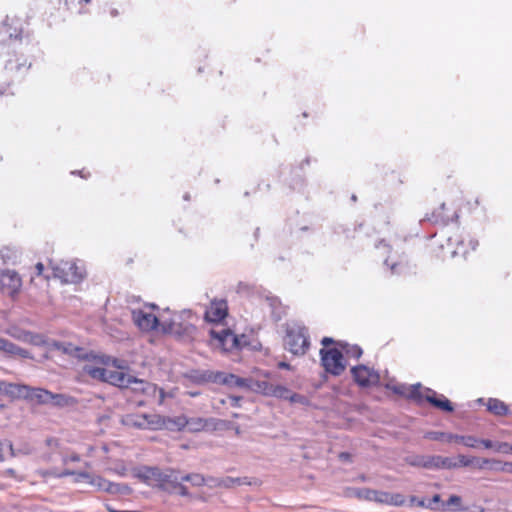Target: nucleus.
I'll return each mask as SVG.
<instances>
[{
  "label": "nucleus",
  "instance_id": "nucleus-50",
  "mask_svg": "<svg viewBox=\"0 0 512 512\" xmlns=\"http://www.w3.org/2000/svg\"><path fill=\"white\" fill-rule=\"evenodd\" d=\"M76 471L65 469L54 473V478H63L66 476H75Z\"/></svg>",
  "mask_w": 512,
  "mask_h": 512
},
{
  "label": "nucleus",
  "instance_id": "nucleus-26",
  "mask_svg": "<svg viewBox=\"0 0 512 512\" xmlns=\"http://www.w3.org/2000/svg\"><path fill=\"white\" fill-rule=\"evenodd\" d=\"M379 490L369 489V488H362V489H354L352 491V494L358 497L359 499L367 500V501H374L378 503L379 498Z\"/></svg>",
  "mask_w": 512,
  "mask_h": 512
},
{
  "label": "nucleus",
  "instance_id": "nucleus-25",
  "mask_svg": "<svg viewBox=\"0 0 512 512\" xmlns=\"http://www.w3.org/2000/svg\"><path fill=\"white\" fill-rule=\"evenodd\" d=\"M441 510H450L453 512L464 511L462 506V499L458 495H451L447 502L441 503Z\"/></svg>",
  "mask_w": 512,
  "mask_h": 512
},
{
  "label": "nucleus",
  "instance_id": "nucleus-17",
  "mask_svg": "<svg viewBox=\"0 0 512 512\" xmlns=\"http://www.w3.org/2000/svg\"><path fill=\"white\" fill-rule=\"evenodd\" d=\"M269 396L277 397L280 399L289 400L290 402H299L302 399V396L293 393L291 390L282 385H271Z\"/></svg>",
  "mask_w": 512,
  "mask_h": 512
},
{
  "label": "nucleus",
  "instance_id": "nucleus-51",
  "mask_svg": "<svg viewBox=\"0 0 512 512\" xmlns=\"http://www.w3.org/2000/svg\"><path fill=\"white\" fill-rule=\"evenodd\" d=\"M175 487L177 488L178 493L181 496H188L189 495V491H188L187 487L182 485L181 483H177V485Z\"/></svg>",
  "mask_w": 512,
  "mask_h": 512
},
{
  "label": "nucleus",
  "instance_id": "nucleus-31",
  "mask_svg": "<svg viewBox=\"0 0 512 512\" xmlns=\"http://www.w3.org/2000/svg\"><path fill=\"white\" fill-rule=\"evenodd\" d=\"M481 463V460H478L475 457H467L465 455H458L457 458H454V464L456 465V469L459 467H468L476 464L477 466Z\"/></svg>",
  "mask_w": 512,
  "mask_h": 512
},
{
  "label": "nucleus",
  "instance_id": "nucleus-38",
  "mask_svg": "<svg viewBox=\"0 0 512 512\" xmlns=\"http://www.w3.org/2000/svg\"><path fill=\"white\" fill-rule=\"evenodd\" d=\"M6 333L19 341L25 342L28 331L21 330L17 327H11L6 330Z\"/></svg>",
  "mask_w": 512,
  "mask_h": 512
},
{
  "label": "nucleus",
  "instance_id": "nucleus-8",
  "mask_svg": "<svg viewBox=\"0 0 512 512\" xmlns=\"http://www.w3.org/2000/svg\"><path fill=\"white\" fill-rule=\"evenodd\" d=\"M22 286V281L18 273L12 270H5L0 273V289L13 296L19 292Z\"/></svg>",
  "mask_w": 512,
  "mask_h": 512
},
{
  "label": "nucleus",
  "instance_id": "nucleus-6",
  "mask_svg": "<svg viewBox=\"0 0 512 512\" xmlns=\"http://www.w3.org/2000/svg\"><path fill=\"white\" fill-rule=\"evenodd\" d=\"M89 484L94 486L98 491H103L114 495H128L131 492V489L127 484L114 483L97 475H93Z\"/></svg>",
  "mask_w": 512,
  "mask_h": 512
},
{
  "label": "nucleus",
  "instance_id": "nucleus-4",
  "mask_svg": "<svg viewBox=\"0 0 512 512\" xmlns=\"http://www.w3.org/2000/svg\"><path fill=\"white\" fill-rule=\"evenodd\" d=\"M284 343L285 347L294 355L304 354L309 345L306 328L299 325L289 326Z\"/></svg>",
  "mask_w": 512,
  "mask_h": 512
},
{
  "label": "nucleus",
  "instance_id": "nucleus-40",
  "mask_svg": "<svg viewBox=\"0 0 512 512\" xmlns=\"http://www.w3.org/2000/svg\"><path fill=\"white\" fill-rule=\"evenodd\" d=\"M458 442L462 443L466 447L476 448L478 446V444L480 443V439H478V438H476L474 436H462V435H459Z\"/></svg>",
  "mask_w": 512,
  "mask_h": 512
},
{
  "label": "nucleus",
  "instance_id": "nucleus-43",
  "mask_svg": "<svg viewBox=\"0 0 512 512\" xmlns=\"http://www.w3.org/2000/svg\"><path fill=\"white\" fill-rule=\"evenodd\" d=\"M495 451L499 452V453L510 454L511 444H509L507 442L495 443Z\"/></svg>",
  "mask_w": 512,
  "mask_h": 512
},
{
  "label": "nucleus",
  "instance_id": "nucleus-59",
  "mask_svg": "<svg viewBox=\"0 0 512 512\" xmlns=\"http://www.w3.org/2000/svg\"><path fill=\"white\" fill-rule=\"evenodd\" d=\"M35 269L37 271V275H41L43 273L44 266L42 263L39 262L36 264Z\"/></svg>",
  "mask_w": 512,
  "mask_h": 512
},
{
  "label": "nucleus",
  "instance_id": "nucleus-58",
  "mask_svg": "<svg viewBox=\"0 0 512 512\" xmlns=\"http://www.w3.org/2000/svg\"><path fill=\"white\" fill-rule=\"evenodd\" d=\"M322 345L323 346H328L332 343H334V340L332 338H329V337H324L321 341Z\"/></svg>",
  "mask_w": 512,
  "mask_h": 512
},
{
  "label": "nucleus",
  "instance_id": "nucleus-49",
  "mask_svg": "<svg viewBox=\"0 0 512 512\" xmlns=\"http://www.w3.org/2000/svg\"><path fill=\"white\" fill-rule=\"evenodd\" d=\"M80 456L78 454L65 455L62 458V462L64 465L69 464L70 462H79Z\"/></svg>",
  "mask_w": 512,
  "mask_h": 512
},
{
  "label": "nucleus",
  "instance_id": "nucleus-12",
  "mask_svg": "<svg viewBox=\"0 0 512 512\" xmlns=\"http://www.w3.org/2000/svg\"><path fill=\"white\" fill-rule=\"evenodd\" d=\"M387 388L392 390L394 393L407 397L409 399H413L416 401H420L423 398L421 389L422 386L420 383L407 385V384H389Z\"/></svg>",
  "mask_w": 512,
  "mask_h": 512
},
{
  "label": "nucleus",
  "instance_id": "nucleus-7",
  "mask_svg": "<svg viewBox=\"0 0 512 512\" xmlns=\"http://www.w3.org/2000/svg\"><path fill=\"white\" fill-rule=\"evenodd\" d=\"M183 316L179 313H172L169 317L161 315V329L165 333L181 335L188 330V324L182 321Z\"/></svg>",
  "mask_w": 512,
  "mask_h": 512
},
{
  "label": "nucleus",
  "instance_id": "nucleus-33",
  "mask_svg": "<svg viewBox=\"0 0 512 512\" xmlns=\"http://www.w3.org/2000/svg\"><path fill=\"white\" fill-rule=\"evenodd\" d=\"M338 344L344 350L345 354L349 357L358 359L362 355V349L359 346H356V345L350 346L348 344L343 345L341 343H338Z\"/></svg>",
  "mask_w": 512,
  "mask_h": 512
},
{
  "label": "nucleus",
  "instance_id": "nucleus-16",
  "mask_svg": "<svg viewBox=\"0 0 512 512\" xmlns=\"http://www.w3.org/2000/svg\"><path fill=\"white\" fill-rule=\"evenodd\" d=\"M0 391L14 398L26 399L28 386L0 381Z\"/></svg>",
  "mask_w": 512,
  "mask_h": 512
},
{
  "label": "nucleus",
  "instance_id": "nucleus-34",
  "mask_svg": "<svg viewBox=\"0 0 512 512\" xmlns=\"http://www.w3.org/2000/svg\"><path fill=\"white\" fill-rule=\"evenodd\" d=\"M247 378H240L233 374H228L225 385L229 387L245 388Z\"/></svg>",
  "mask_w": 512,
  "mask_h": 512
},
{
  "label": "nucleus",
  "instance_id": "nucleus-32",
  "mask_svg": "<svg viewBox=\"0 0 512 512\" xmlns=\"http://www.w3.org/2000/svg\"><path fill=\"white\" fill-rule=\"evenodd\" d=\"M73 402V399L64 394H53L51 392V402L55 406L64 407L68 406Z\"/></svg>",
  "mask_w": 512,
  "mask_h": 512
},
{
  "label": "nucleus",
  "instance_id": "nucleus-39",
  "mask_svg": "<svg viewBox=\"0 0 512 512\" xmlns=\"http://www.w3.org/2000/svg\"><path fill=\"white\" fill-rule=\"evenodd\" d=\"M244 482L240 478H232V477H226L222 478L220 481H217L214 485H219V487H225V488H231L234 485H240Z\"/></svg>",
  "mask_w": 512,
  "mask_h": 512
},
{
  "label": "nucleus",
  "instance_id": "nucleus-44",
  "mask_svg": "<svg viewBox=\"0 0 512 512\" xmlns=\"http://www.w3.org/2000/svg\"><path fill=\"white\" fill-rule=\"evenodd\" d=\"M227 376H228V374H226V373L216 372L211 375L210 379L215 383H220V384L225 385Z\"/></svg>",
  "mask_w": 512,
  "mask_h": 512
},
{
  "label": "nucleus",
  "instance_id": "nucleus-54",
  "mask_svg": "<svg viewBox=\"0 0 512 512\" xmlns=\"http://www.w3.org/2000/svg\"><path fill=\"white\" fill-rule=\"evenodd\" d=\"M463 244H464V242H463V241H460V242H459L457 249H456L455 251H453V256H456V255H459V254H461V255H463V256H465V255H466V250H462V249L460 248V246H463Z\"/></svg>",
  "mask_w": 512,
  "mask_h": 512
},
{
  "label": "nucleus",
  "instance_id": "nucleus-9",
  "mask_svg": "<svg viewBox=\"0 0 512 512\" xmlns=\"http://www.w3.org/2000/svg\"><path fill=\"white\" fill-rule=\"evenodd\" d=\"M351 372L356 383L362 387L376 385L379 382V374L367 366L353 367Z\"/></svg>",
  "mask_w": 512,
  "mask_h": 512
},
{
  "label": "nucleus",
  "instance_id": "nucleus-35",
  "mask_svg": "<svg viewBox=\"0 0 512 512\" xmlns=\"http://www.w3.org/2000/svg\"><path fill=\"white\" fill-rule=\"evenodd\" d=\"M407 463L414 467H422L427 469L428 456H412L406 459Z\"/></svg>",
  "mask_w": 512,
  "mask_h": 512
},
{
  "label": "nucleus",
  "instance_id": "nucleus-23",
  "mask_svg": "<svg viewBox=\"0 0 512 512\" xmlns=\"http://www.w3.org/2000/svg\"><path fill=\"white\" fill-rule=\"evenodd\" d=\"M271 385H272V383H269L265 380H255L252 378H247L245 388H247L253 392H257V393H261L265 396H269Z\"/></svg>",
  "mask_w": 512,
  "mask_h": 512
},
{
  "label": "nucleus",
  "instance_id": "nucleus-5",
  "mask_svg": "<svg viewBox=\"0 0 512 512\" xmlns=\"http://www.w3.org/2000/svg\"><path fill=\"white\" fill-rule=\"evenodd\" d=\"M320 355L322 365L328 373L338 376L345 370L343 353L338 348H323Z\"/></svg>",
  "mask_w": 512,
  "mask_h": 512
},
{
  "label": "nucleus",
  "instance_id": "nucleus-27",
  "mask_svg": "<svg viewBox=\"0 0 512 512\" xmlns=\"http://www.w3.org/2000/svg\"><path fill=\"white\" fill-rule=\"evenodd\" d=\"M205 431L224 430L231 427V423L217 418H205Z\"/></svg>",
  "mask_w": 512,
  "mask_h": 512
},
{
  "label": "nucleus",
  "instance_id": "nucleus-19",
  "mask_svg": "<svg viewBox=\"0 0 512 512\" xmlns=\"http://www.w3.org/2000/svg\"><path fill=\"white\" fill-rule=\"evenodd\" d=\"M134 392H141L143 394H155L157 392V387L154 384H151L143 379L136 378L134 376L131 377V381L129 387Z\"/></svg>",
  "mask_w": 512,
  "mask_h": 512
},
{
  "label": "nucleus",
  "instance_id": "nucleus-42",
  "mask_svg": "<svg viewBox=\"0 0 512 512\" xmlns=\"http://www.w3.org/2000/svg\"><path fill=\"white\" fill-rule=\"evenodd\" d=\"M416 504L419 507L427 508L431 510H436L435 506H432V503H426L424 499H417L415 496L410 497V505Z\"/></svg>",
  "mask_w": 512,
  "mask_h": 512
},
{
  "label": "nucleus",
  "instance_id": "nucleus-30",
  "mask_svg": "<svg viewBox=\"0 0 512 512\" xmlns=\"http://www.w3.org/2000/svg\"><path fill=\"white\" fill-rule=\"evenodd\" d=\"M205 418L193 417L188 418L187 430L190 432L205 431Z\"/></svg>",
  "mask_w": 512,
  "mask_h": 512
},
{
  "label": "nucleus",
  "instance_id": "nucleus-56",
  "mask_svg": "<svg viewBox=\"0 0 512 512\" xmlns=\"http://www.w3.org/2000/svg\"><path fill=\"white\" fill-rule=\"evenodd\" d=\"M427 503H432V506H434V504H440L441 503V497L439 494H436L432 497L431 500H429Z\"/></svg>",
  "mask_w": 512,
  "mask_h": 512
},
{
  "label": "nucleus",
  "instance_id": "nucleus-10",
  "mask_svg": "<svg viewBox=\"0 0 512 512\" xmlns=\"http://www.w3.org/2000/svg\"><path fill=\"white\" fill-rule=\"evenodd\" d=\"M132 319L142 331H151L161 326V316L158 318L152 313L143 310H133Z\"/></svg>",
  "mask_w": 512,
  "mask_h": 512
},
{
  "label": "nucleus",
  "instance_id": "nucleus-1",
  "mask_svg": "<svg viewBox=\"0 0 512 512\" xmlns=\"http://www.w3.org/2000/svg\"><path fill=\"white\" fill-rule=\"evenodd\" d=\"M122 423L138 429L158 430L166 427L181 430L187 427L188 418L178 416L173 419H165L158 414H128L122 418Z\"/></svg>",
  "mask_w": 512,
  "mask_h": 512
},
{
  "label": "nucleus",
  "instance_id": "nucleus-36",
  "mask_svg": "<svg viewBox=\"0 0 512 512\" xmlns=\"http://www.w3.org/2000/svg\"><path fill=\"white\" fill-rule=\"evenodd\" d=\"M25 342L33 344V345H36V346H42V345H48L49 346V344H50V343H48L45 340V338L42 335L33 334L31 332H28L27 338H26Z\"/></svg>",
  "mask_w": 512,
  "mask_h": 512
},
{
  "label": "nucleus",
  "instance_id": "nucleus-48",
  "mask_svg": "<svg viewBox=\"0 0 512 512\" xmlns=\"http://www.w3.org/2000/svg\"><path fill=\"white\" fill-rule=\"evenodd\" d=\"M241 400V397H238V396H229L227 397V399H223L221 400V403L222 404H227L229 403L231 406H234V407H238L239 406V402Z\"/></svg>",
  "mask_w": 512,
  "mask_h": 512
},
{
  "label": "nucleus",
  "instance_id": "nucleus-57",
  "mask_svg": "<svg viewBox=\"0 0 512 512\" xmlns=\"http://www.w3.org/2000/svg\"><path fill=\"white\" fill-rule=\"evenodd\" d=\"M339 458L343 461H350L351 455L347 452H342L340 453Z\"/></svg>",
  "mask_w": 512,
  "mask_h": 512
},
{
  "label": "nucleus",
  "instance_id": "nucleus-14",
  "mask_svg": "<svg viewBox=\"0 0 512 512\" xmlns=\"http://www.w3.org/2000/svg\"><path fill=\"white\" fill-rule=\"evenodd\" d=\"M227 315V303L224 300L212 301L206 311V318L211 322H218Z\"/></svg>",
  "mask_w": 512,
  "mask_h": 512
},
{
  "label": "nucleus",
  "instance_id": "nucleus-45",
  "mask_svg": "<svg viewBox=\"0 0 512 512\" xmlns=\"http://www.w3.org/2000/svg\"><path fill=\"white\" fill-rule=\"evenodd\" d=\"M144 477L147 478V479H150V478L154 477V478H156L158 480H164V478H162V474L156 468H149V469H147L145 474H144Z\"/></svg>",
  "mask_w": 512,
  "mask_h": 512
},
{
  "label": "nucleus",
  "instance_id": "nucleus-52",
  "mask_svg": "<svg viewBox=\"0 0 512 512\" xmlns=\"http://www.w3.org/2000/svg\"><path fill=\"white\" fill-rule=\"evenodd\" d=\"M501 472L512 473V462H505L501 465Z\"/></svg>",
  "mask_w": 512,
  "mask_h": 512
},
{
  "label": "nucleus",
  "instance_id": "nucleus-61",
  "mask_svg": "<svg viewBox=\"0 0 512 512\" xmlns=\"http://www.w3.org/2000/svg\"><path fill=\"white\" fill-rule=\"evenodd\" d=\"M266 301L269 303V305H270L271 307H275V305H276V304H277V302H278V301H277V299H275V298H267V300H266Z\"/></svg>",
  "mask_w": 512,
  "mask_h": 512
},
{
  "label": "nucleus",
  "instance_id": "nucleus-41",
  "mask_svg": "<svg viewBox=\"0 0 512 512\" xmlns=\"http://www.w3.org/2000/svg\"><path fill=\"white\" fill-rule=\"evenodd\" d=\"M92 477H93V474H91L87 471H79V472H76L73 482L79 483L81 481H85L87 483H90Z\"/></svg>",
  "mask_w": 512,
  "mask_h": 512
},
{
  "label": "nucleus",
  "instance_id": "nucleus-24",
  "mask_svg": "<svg viewBox=\"0 0 512 512\" xmlns=\"http://www.w3.org/2000/svg\"><path fill=\"white\" fill-rule=\"evenodd\" d=\"M427 439L442 441L446 443L458 442L459 435L440 431H429L424 436Z\"/></svg>",
  "mask_w": 512,
  "mask_h": 512
},
{
  "label": "nucleus",
  "instance_id": "nucleus-46",
  "mask_svg": "<svg viewBox=\"0 0 512 512\" xmlns=\"http://www.w3.org/2000/svg\"><path fill=\"white\" fill-rule=\"evenodd\" d=\"M488 463H492L494 465L493 469H495L497 471H500L501 465H503V463H501L500 461L489 460V459H482L481 463L478 465V468L479 469H483L485 467V465L488 464Z\"/></svg>",
  "mask_w": 512,
  "mask_h": 512
},
{
  "label": "nucleus",
  "instance_id": "nucleus-55",
  "mask_svg": "<svg viewBox=\"0 0 512 512\" xmlns=\"http://www.w3.org/2000/svg\"><path fill=\"white\" fill-rule=\"evenodd\" d=\"M220 480L221 479H218V478L208 477V478H206L207 483L205 485H209L210 487H219V485H214V484Z\"/></svg>",
  "mask_w": 512,
  "mask_h": 512
},
{
  "label": "nucleus",
  "instance_id": "nucleus-13",
  "mask_svg": "<svg viewBox=\"0 0 512 512\" xmlns=\"http://www.w3.org/2000/svg\"><path fill=\"white\" fill-rule=\"evenodd\" d=\"M49 349L50 350L55 349V350L61 351L64 354H67V355H70V356H73V357H76L79 359H84L87 357V353L85 352V350L83 348H81L79 346H75L72 343L52 341L49 344Z\"/></svg>",
  "mask_w": 512,
  "mask_h": 512
},
{
  "label": "nucleus",
  "instance_id": "nucleus-60",
  "mask_svg": "<svg viewBox=\"0 0 512 512\" xmlns=\"http://www.w3.org/2000/svg\"><path fill=\"white\" fill-rule=\"evenodd\" d=\"M469 245L471 246V249H472V250H475V249L477 248V246H478V241H477V240H473V239H471V240L469 241Z\"/></svg>",
  "mask_w": 512,
  "mask_h": 512
},
{
  "label": "nucleus",
  "instance_id": "nucleus-28",
  "mask_svg": "<svg viewBox=\"0 0 512 512\" xmlns=\"http://www.w3.org/2000/svg\"><path fill=\"white\" fill-rule=\"evenodd\" d=\"M487 407L490 412L496 415H505L508 412V408L504 402L498 399H489Z\"/></svg>",
  "mask_w": 512,
  "mask_h": 512
},
{
  "label": "nucleus",
  "instance_id": "nucleus-37",
  "mask_svg": "<svg viewBox=\"0 0 512 512\" xmlns=\"http://www.w3.org/2000/svg\"><path fill=\"white\" fill-rule=\"evenodd\" d=\"M7 449L11 456H16L21 450L15 451L10 441H0V461H4V450Z\"/></svg>",
  "mask_w": 512,
  "mask_h": 512
},
{
  "label": "nucleus",
  "instance_id": "nucleus-64",
  "mask_svg": "<svg viewBox=\"0 0 512 512\" xmlns=\"http://www.w3.org/2000/svg\"><path fill=\"white\" fill-rule=\"evenodd\" d=\"M391 270L393 273L396 272V264L395 263L391 264Z\"/></svg>",
  "mask_w": 512,
  "mask_h": 512
},
{
  "label": "nucleus",
  "instance_id": "nucleus-62",
  "mask_svg": "<svg viewBox=\"0 0 512 512\" xmlns=\"http://www.w3.org/2000/svg\"><path fill=\"white\" fill-rule=\"evenodd\" d=\"M4 473H5V475H7V476H11V477H15V474H16L15 470H14V469H11V468H10V469L5 470V472H4Z\"/></svg>",
  "mask_w": 512,
  "mask_h": 512
},
{
  "label": "nucleus",
  "instance_id": "nucleus-18",
  "mask_svg": "<svg viewBox=\"0 0 512 512\" xmlns=\"http://www.w3.org/2000/svg\"><path fill=\"white\" fill-rule=\"evenodd\" d=\"M427 469H456L454 458L439 455L428 456Z\"/></svg>",
  "mask_w": 512,
  "mask_h": 512
},
{
  "label": "nucleus",
  "instance_id": "nucleus-20",
  "mask_svg": "<svg viewBox=\"0 0 512 512\" xmlns=\"http://www.w3.org/2000/svg\"><path fill=\"white\" fill-rule=\"evenodd\" d=\"M405 502L404 495L400 493H390L386 491H380L379 493L378 503L380 504L400 507L403 506Z\"/></svg>",
  "mask_w": 512,
  "mask_h": 512
},
{
  "label": "nucleus",
  "instance_id": "nucleus-3",
  "mask_svg": "<svg viewBox=\"0 0 512 512\" xmlns=\"http://www.w3.org/2000/svg\"><path fill=\"white\" fill-rule=\"evenodd\" d=\"M52 269L54 277L63 283H78L85 277L84 267L73 261L61 260L53 265Z\"/></svg>",
  "mask_w": 512,
  "mask_h": 512
},
{
  "label": "nucleus",
  "instance_id": "nucleus-63",
  "mask_svg": "<svg viewBox=\"0 0 512 512\" xmlns=\"http://www.w3.org/2000/svg\"><path fill=\"white\" fill-rule=\"evenodd\" d=\"M279 366H280L281 368H286V369H287V368H289V365H288L287 363H285V362H281V363L279 364Z\"/></svg>",
  "mask_w": 512,
  "mask_h": 512
},
{
  "label": "nucleus",
  "instance_id": "nucleus-11",
  "mask_svg": "<svg viewBox=\"0 0 512 512\" xmlns=\"http://www.w3.org/2000/svg\"><path fill=\"white\" fill-rule=\"evenodd\" d=\"M212 336L215 340L218 341V344L222 347L224 351H230L234 348L240 347V340L237 335H235L229 329H221L220 331H212Z\"/></svg>",
  "mask_w": 512,
  "mask_h": 512
},
{
  "label": "nucleus",
  "instance_id": "nucleus-29",
  "mask_svg": "<svg viewBox=\"0 0 512 512\" xmlns=\"http://www.w3.org/2000/svg\"><path fill=\"white\" fill-rule=\"evenodd\" d=\"M181 481L190 482L192 486L200 487L207 483L206 477L199 473H190L182 476L180 478Z\"/></svg>",
  "mask_w": 512,
  "mask_h": 512
},
{
  "label": "nucleus",
  "instance_id": "nucleus-22",
  "mask_svg": "<svg viewBox=\"0 0 512 512\" xmlns=\"http://www.w3.org/2000/svg\"><path fill=\"white\" fill-rule=\"evenodd\" d=\"M26 399L36 401L39 404H48L51 402V392L41 388H31L28 386Z\"/></svg>",
  "mask_w": 512,
  "mask_h": 512
},
{
  "label": "nucleus",
  "instance_id": "nucleus-15",
  "mask_svg": "<svg viewBox=\"0 0 512 512\" xmlns=\"http://www.w3.org/2000/svg\"><path fill=\"white\" fill-rule=\"evenodd\" d=\"M0 352L4 353L9 357H20V358H31L30 353L15 345L14 343L8 341L5 338L0 337Z\"/></svg>",
  "mask_w": 512,
  "mask_h": 512
},
{
  "label": "nucleus",
  "instance_id": "nucleus-47",
  "mask_svg": "<svg viewBox=\"0 0 512 512\" xmlns=\"http://www.w3.org/2000/svg\"><path fill=\"white\" fill-rule=\"evenodd\" d=\"M55 472H58V470H57V469H55V468H53V469H39V470H37V472H36V473H37L40 477H42V478L46 479V478H48V477H53V478H54V473H55Z\"/></svg>",
  "mask_w": 512,
  "mask_h": 512
},
{
  "label": "nucleus",
  "instance_id": "nucleus-2",
  "mask_svg": "<svg viewBox=\"0 0 512 512\" xmlns=\"http://www.w3.org/2000/svg\"><path fill=\"white\" fill-rule=\"evenodd\" d=\"M119 360L114 359V368L97 367L90 364L84 366V371L93 379H98L119 388H128L132 375L125 373Z\"/></svg>",
  "mask_w": 512,
  "mask_h": 512
},
{
  "label": "nucleus",
  "instance_id": "nucleus-53",
  "mask_svg": "<svg viewBox=\"0 0 512 512\" xmlns=\"http://www.w3.org/2000/svg\"><path fill=\"white\" fill-rule=\"evenodd\" d=\"M479 444H482L487 449L493 448L495 450V443H493L491 440L480 439Z\"/></svg>",
  "mask_w": 512,
  "mask_h": 512
},
{
  "label": "nucleus",
  "instance_id": "nucleus-21",
  "mask_svg": "<svg viewBox=\"0 0 512 512\" xmlns=\"http://www.w3.org/2000/svg\"><path fill=\"white\" fill-rule=\"evenodd\" d=\"M425 392H426V395H425V399L431 403L433 406L439 408V409H442L444 411H447V412H452L453 411V407L450 403V401L448 399H446L445 397L442 396L441 399L437 398L436 397V392L429 389V388H426L425 389Z\"/></svg>",
  "mask_w": 512,
  "mask_h": 512
}]
</instances>
